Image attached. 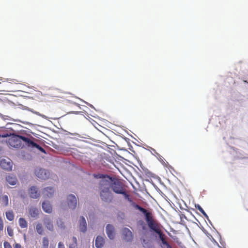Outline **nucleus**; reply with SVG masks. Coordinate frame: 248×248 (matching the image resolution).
Here are the masks:
<instances>
[{"mask_svg":"<svg viewBox=\"0 0 248 248\" xmlns=\"http://www.w3.org/2000/svg\"><path fill=\"white\" fill-rule=\"evenodd\" d=\"M132 205L134 208L143 214L149 228L158 234L160 240L166 238V235L161 231L160 224L155 218L151 209L147 210L135 202L132 203Z\"/></svg>","mask_w":248,"mask_h":248,"instance_id":"obj_1","label":"nucleus"},{"mask_svg":"<svg viewBox=\"0 0 248 248\" xmlns=\"http://www.w3.org/2000/svg\"><path fill=\"white\" fill-rule=\"evenodd\" d=\"M101 178L99 183V195L102 201L106 202H110L113 200V195L111 192L112 177L107 175L99 174Z\"/></svg>","mask_w":248,"mask_h":248,"instance_id":"obj_2","label":"nucleus"},{"mask_svg":"<svg viewBox=\"0 0 248 248\" xmlns=\"http://www.w3.org/2000/svg\"><path fill=\"white\" fill-rule=\"evenodd\" d=\"M111 188L113 191L117 194H121L124 195L126 198L128 197L125 189L123 186V185L121 182L116 180L113 182H111Z\"/></svg>","mask_w":248,"mask_h":248,"instance_id":"obj_3","label":"nucleus"},{"mask_svg":"<svg viewBox=\"0 0 248 248\" xmlns=\"http://www.w3.org/2000/svg\"><path fill=\"white\" fill-rule=\"evenodd\" d=\"M9 145L12 147L19 148L22 147L20 135H14L10 138L8 140Z\"/></svg>","mask_w":248,"mask_h":248,"instance_id":"obj_4","label":"nucleus"},{"mask_svg":"<svg viewBox=\"0 0 248 248\" xmlns=\"http://www.w3.org/2000/svg\"><path fill=\"white\" fill-rule=\"evenodd\" d=\"M36 177L40 179H46L48 176V172L44 169L41 168H37L34 171Z\"/></svg>","mask_w":248,"mask_h":248,"instance_id":"obj_5","label":"nucleus"},{"mask_svg":"<svg viewBox=\"0 0 248 248\" xmlns=\"http://www.w3.org/2000/svg\"><path fill=\"white\" fill-rule=\"evenodd\" d=\"M123 239L125 241H131L133 238V235L131 231L128 228H124L122 231Z\"/></svg>","mask_w":248,"mask_h":248,"instance_id":"obj_6","label":"nucleus"},{"mask_svg":"<svg viewBox=\"0 0 248 248\" xmlns=\"http://www.w3.org/2000/svg\"><path fill=\"white\" fill-rule=\"evenodd\" d=\"M67 203L69 208L74 209L77 206V199L73 194H70L67 197Z\"/></svg>","mask_w":248,"mask_h":248,"instance_id":"obj_7","label":"nucleus"},{"mask_svg":"<svg viewBox=\"0 0 248 248\" xmlns=\"http://www.w3.org/2000/svg\"><path fill=\"white\" fill-rule=\"evenodd\" d=\"M0 165L1 167L5 170L10 171L12 170V163L10 160L6 159H2L0 161Z\"/></svg>","mask_w":248,"mask_h":248,"instance_id":"obj_8","label":"nucleus"},{"mask_svg":"<svg viewBox=\"0 0 248 248\" xmlns=\"http://www.w3.org/2000/svg\"><path fill=\"white\" fill-rule=\"evenodd\" d=\"M106 233L108 238L112 240L114 238L115 233L114 227L110 224H108L106 227Z\"/></svg>","mask_w":248,"mask_h":248,"instance_id":"obj_9","label":"nucleus"},{"mask_svg":"<svg viewBox=\"0 0 248 248\" xmlns=\"http://www.w3.org/2000/svg\"><path fill=\"white\" fill-rule=\"evenodd\" d=\"M20 140L21 142L22 143V147L23 146H27L28 147H32L33 143H34V142L31 140L28 137L20 136Z\"/></svg>","mask_w":248,"mask_h":248,"instance_id":"obj_10","label":"nucleus"},{"mask_svg":"<svg viewBox=\"0 0 248 248\" xmlns=\"http://www.w3.org/2000/svg\"><path fill=\"white\" fill-rule=\"evenodd\" d=\"M44 222L46 228L50 231L54 230L52 220L48 217H46L44 219Z\"/></svg>","mask_w":248,"mask_h":248,"instance_id":"obj_11","label":"nucleus"},{"mask_svg":"<svg viewBox=\"0 0 248 248\" xmlns=\"http://www.w3.org/2000/svg\"><path fill=\"white\" fill-rule=\"evenodd\" d=\"M55 192V190L52 187H47L44 188L43 194L45 197H52Z\"/></svg>","mask_w":248,"mask_h":248,"instance_id":"obj_12","label":"nucleus"},{"mask_svg":"<svg viewBox=\"0 0 248 248\" xmlns=\"http://www.w3.org/2000/svg\"><path fill=\"white\" fill-rule=\"evenodd\" d=\"M79 229L81 232H85L87 230V224L85 218L81 217L79 219Z\"/></svg>","mask_w":248,"mask_h":248,"instance_id":"obj_13","label":"nucleus"},{"mask_svg":"<svg viewBox=\"0 0 248 248\" xmlns=\"http://www.w3.org/2000/svg\"><path fill=\"white\" fill-rule=\"evenodd\" d=\"M29 194L31 198H37L40 196V193L35 186H32L29 190Z\"/></svg>","mask_w":248,"mask_h":248,"instance_id":"obj_14","label":"nucleus"},{"mask_svg":"<svg viewBox=\"0 0 248 248\" xmlns=\"http://www.w3.org/2000/svg\"><path fill=\"white\" fill-rule=\"evenodd\" d=\"M105 243V241L104 238L100 236H98L96 238L95 245L97 248H101L103 247L104 244Z\"/></svg>","mask_w":248,"mask_h":248,"instance_id":"obj_15","label":"nucleus"},{"mask_svg":"<svg viewBox=\"0 0 248 248\" xmlns=\"http://www.w3.org/2000/svg\"><path fill=\"white\" fill-rule=\"evenodd\" d=\"M42 208L44 211L47 213H51L52 207L51 204L47 201L44 202L42 203Z\"/></svg>","mask_w":248,"mask_h":248,"instance_id":"obj_16","label":"nucleus"},{"mask_svg":"<svg viewBox=\"0 0 248 248\" xmlns=\"http://www.w3.org/2000/svg\"><path fill=\"white\" fill-rule=\"evenodd\" d=\"M7 182L11 185H15L17 181V179L15 176L8 175L6 177Z\"/></svg>","mask_w":248,"mask_h":248,"instance_id":"obj_17","label":"nucleus"},{"mask_svg":"<svg viewBox=\"0 0 248 248\" xmlns=\"http://www.w3.org/2000/svg\"><path fill=\"white\" fill-rule=\"evenodd\" d=\"M29 214L33 218H36L39 215L38 210L35 207H31L29 209Z\"/></svg>","mask_w":248,"mask_h":248,"instance_id":"obj_18","label":"nucleus"},{"mask_svg":"<svg viewBox=\"0 0 248 248\" xmlns=\"http://www.w3.org/2000/svg\"><path fill=\"white\" fill-rule=\"evenodd\" d=\"M6 218L9 221H13L14 219V214L12 210H9L5 213Z\"/></svg>","mask_w":248,"mask_h":248,"instance_id":"obj_19","label":"nucleus"},{"mask_svg":"<svg viewBox=\"0 0 248 248\" xmlns=\"http://www.w3.org/2000/svg\"><path fill=\"white\" fill-rule=\"evenodd\" d=\"M19 224L21 228H26L28 226V223L26 220L22 217H20L18 220Z\"/></svg>","mask_w":248,"mask_h":248,"instance_id":"obj_20","label":"nucleus"},{"mask_svg":"<svg viewBox=\"0 0 248 248\" xmlns=\"http://www.w3.org/2000/svg\"><path fill=\"white\" fill-rule=\"evenodd\" d=\"M2 203L4 206H6L8 204L9 199L7 195H3L1 198Z\"/></svg>","mask_w":248,"mask_h":248,"instance_id":"obj_21","label":"nucleus"},{"mask_svg":"<svg viewBox=\"0 0 248 248\" xmlns=\"http://www.w3.org/2000/svg\"><path fill=\"white\" fill-rule=\"evenodd\" d=\"M36 229L37 233L39 234H42L43 232V228L41 223H38L36 225Z\"/></svg>","mask_w":248,"mask_h":248,"instance_id":"obj_22","label":"nucleus"},{"mask_svg":"<svg viewBox=\"0 0 248 248\" xmlns=\"http://www.w3.org/2000/svg\"><path fill=\"white\" fill-rule=\"evenodd\" d=\"M57 223L58 227L61 229H65V225L64 222L62 220V219L59 218L57 221Z\"/></svg>","mask_w":248,"mask_h":248,"instance_id":"obj_23","label":"nucleus"},{"mask_svg":"<svg viewBox=\"0 0 248 248\" xmlns=\"http://www.w3.org/2000/svg\"><path fill=\"white\" fill-rule=\"evenodd\" d=\"M49 245L48 239L46 237H44L42 240L43 248H48Z\"/></svg>","mask_w":248,"mask_h":248,"instance_id":"obj_24","label":"nucleus"},{"mask_svg":"<svg viewBox=\"0 0 248 248\" xmlns=\"http://www.w3.org/2000/svg\"><path fill=\"white\" fill-rule=\"evenodd\" d=\"M31 147H35V148H37V149H38L41 152L44 153H46L45 150L44 148H43L41 146H40L39 145H38V144H37L35 142H34V143H33V145Z\"/></svg>","mask_w":248,"mask_h":248,"instance_id":"obj_25","label":"nucleus"},{"mask_svg":"<svg viewBox=\"0 0 248 248\" xmlns=\"http://www.w3.org/2000/svg\"><path fill=\"white\" fill-rule=\"evenodd\" d=\"M195 207L196 209H197L200 212H201L204 215V216L207 217V214L200 205H196Z\"/></svg>","mask_w":248,"mask_h":248,"instance_id":"obj_26","label":"nucleus"},{"mask_svg":"<svg viewBox=\"0 0 248 248\" xmlns=\"http://www.w3.org/2000/svg\"><path fill=\"white\" fill-rule=\"evenodd\" d=\"M145 242V240H144L143 241V247L145 248H153V246L151 244V243L150 242Z\"/></svg>","mask_w":248,"mask_h":248,"instance_id":"obj_27","label":"nucleus"},{"mask_svg":"<svg viewBox=\"0 0 248 248\" xmlns=\"http://www.w3.org/2000/svg\"><path fill=\"white\" fill-rule=\"evenodd\" d=\"M7 229V233H8V235L10 236H13L14 235V232H13V230L12 229V228L10 226H8Z\"/></svg>","mask_w":248,"mask_h":248,"instance_id":"obj_28","label":"nucleus"},{"mask_svg":"<svg viewBox=\"0 0 248 248\" xmlns=\"http://www.w3.org/2000/svg\"><path fill=\"white\" fill-rule=\"evenodd\" d=\"M3 246L4 248H12L10 243L8 242H4Z\"/></svg>","mask_w":248,"mask_h":248,"instance_id":"obj_29","label":"nucleus"},{"mask_svg":"<svg viewBox=\"0 0 248 248\" xmlns=\"http://www.w3.org/2000/svg\"><path fill=\"white\" fill-rule=\"evenodd\" d=\"M3 221L1 217H0V230L2 231L3 229Z\"/></svg>","mask_w":248,"mask_h":248,"instance_id":"obj_30","label":"nucleus"},{"mask_svg":"<svg viewBox=\"0 0 248 248\" xmlns=\"http://www.w3.org/2000/svg\"><path fill=\"white\" fill-rule=\"evenodd\" d=\"M72 240L73 241V243L72 244H75L76 246H78V241L77 238L75 236H73L72 238Z\"/></svg>","mask_w":248,"mask_h":248,"instance_id":"obj_31","label":"nucleus"},{"mask_svg":"<svg viewBox=\"0 0 248 248\" xmlns=\"http://www.w3.org/2000/svg\"><path fill=\"white\" fill-rule=\"evenodd\" d=\"M161 247L162 248H169L170 247V245L166 242L165 243L163 244Z\"/></svg>","mask_w":248,"mask_h":248,"instance_id":"obj_32","label":"nucleus"},{"mask_svg":"<svg viewBox=\"0 0 248 248\" xmlns=\"http://www.w3.org/2000/svg\"><path fill=\"white\" fill-rule=\"evenodd\" d=\"M58 248H65V247L62 242H60L58 245Z\"/></svg>","mask_w":248,"mask_h":248,"instance_id":"obj_33","label":"nucleus"},{"mask_svg":"<svg viewBox=\"0 0 248 248\" xmlns=\"http://www.w3.org/2000/svg\"><path fill=\"white\" fill-rule=\"evenodd\" d=\"M10 135L8 133L4 134H0V137L2 138H6L9 137Z\"/></svg>","mask_w":248,"mask_h":248,"instance_id":"obj_34","label":"nucleus"},{"mask_svg":"<svg viewBox=\"0 0 248 248\" xmlns=\"http://www.w3.org/2000/svg\"><path fill=\"white\" fill-rule=\"evenodd\" d=\"M77 246L75 244H70L69 248H77Z\"/></svg>","mask_w":248,"mask_h":248,"instance_id":"obj_35","label":"nucleus"},{"mask_svg":"<svg viewBox=\"0 0 248 248\" xmlns=\"http://www.w3.org/2000/svg\"><path fill=\"white\" fill-rule=\"evenodd\" d=\"M14 248H21V246L19 244H16Z\"/></svg>","mask_w":248,"mask_h":248,"instance_id":"obj_36","label":"nucleus"},{"mask_svg":"<svg viewBox=\"0 0 248 248\" xmlns=\"http://www.w3.org/2000/svg\"><path fill=\"white\" fill-rule=\"evenodd\" d=\"M10 82H9V83H12L13 82L14 83H16V82H17L18 81L16 80V79H10Z\"/></svg>","mask_w":248,"mask_h":248,"instance_id":"obj_37","label":"nucleus"},{"mask_svg":"<svg viewBox=\"0 0 248 248\" xmlns=\"http://www.w3.org/2000/svg\"><path fill=\"white\" fill-rule=\"evenodd\" d=\"M161 241V242H162V244H164V243H165L166 242H167L166 240V238H164L163 239H161L160 240Z\"/></svg>","mask_w":248,"mask_h":248,"instance_id":"obj_38","label":"nucleus"},{"mask_svg":"<svg viewBox=\"0 0 248 248\" xmlns=\"http://www.w3.org/2000/svg\"><path fill=\"white\" fill-rule=\"evenodd\" d=\"M161 241V242H162V244H164V243H165L166 242H167L166 240V238H164L163 239H161L160 240Z\"/></svg>","mask_w":248,"mask_h":248,"instance_id":"obj_39","label":"nucleus"},{"mask_svg":"<svg viewBox=\"0 0 248 248\" xmlns=\"http://www.w3.org/2000/svg\"><path fill=\"white\" fill-rule=\"evenodd\" d=\"M159 158L158 159H159L160 161H162V162H163V157H162L161 156L159 155Z\"/></svg>","mask_w":248,"mask_h":248,"instance_id":"obj_40","label":"nucleus"},{"mask_svg":"<svg viewBox=\"0 0 248 248\" xmlns=\"http://www.w3.org/2000/svg\"><path fill=\"white\" fill-rule=\"evenodd\" d=\"M178 244L180 245L181 244V242H180V243H178Z\"/></svg>","mask_w":248,"mask_h":248,"instance_id":"obj_41","label":"nucleus"}]
</instances>
